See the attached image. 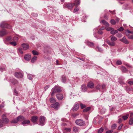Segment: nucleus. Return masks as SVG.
Wrapping results in <instances>:
<instances>
[{
	"mask_svg": "<svg viewBox=\"0 0 133 133\" xmlns=\"http://www.w3.org/2000/svg\"><path fill=\"white\" fill-rule=\"evenodd\" d=\"M29 47V45L26 43H24L22 44L21 47L17 49L18 52L21 54H23V53L22 50H25L28 49Z\"/></svg>",
	"mask_w": 133,
	"mask_h": 133,
	"instance_id": "nucleus-1",
	"label": "nucleus"
},
{
	"mask_svg": "<svg viewBox=\"0 0 133 133\" xmlns=\"http://www.w3.org/2000/svg\"><path fill=\"white\" fill-rule=\"evenodd\" d=\"M51 91V95L52 96L55 94L60 92L62 91V90L61 87L57 85H55L52 89Z\"/></svg>",
	"mask_w": 133,
	"mask_h": 133,
	"instance_id": "nucleus-2",
	"label": "nucleus"
},
{
	"mask_svg": "<svg viewBox=\"0 0 133 133\" xmlns=\"http://www.w3.org/2000/svg\"><path fill=\"white\" fill-rule=\"evenodd\" d=\"M110 37L111 38L110 40L111 41L107 40L106 41L107 43L110 46H115L116 44V43L115 42L117 40V38L115 37L112 36H110Z\"/></svg>",
	"mask_w": 133,
	"mask_h": 133,
	"instance_id": "nucleus-3",
	"label": "nucleus"
},
{
	"mask_svg": "<svg viewBox=\"0 0 133 133\" xmlns=\"http://www.w3.org/2000/svg\"><path fill=\"white\" fill-rule=\"evenodd\" d=\"M45 117L41 116L40 117L39 119V122L40 124L39 125L43 126L45 123Z\"/></svg>",
	"mask_w": 133,
	"mask_h": 133,
	"instance_id": "nucleus-4",
	"label": "nucleus"
},
{
	"mask_svg": "<svg viewBox=\"0 0 133 133\" xmlns=\"http://www.w3.org/2000/svg\"><path fill=\"white\" fill-rule=\"evenodd\" d=\"M0 27L2 28H7L10 29L11 28V26L7 24V23L5 21H3L1 23Z\"/></svg>",
	"mask_w": 133,
	"mask_h": 133,
	"instance_id": "nucleus-5",
	"label": "nucleus"
},
{
	"mask_svg": "<svg viewBox=\"0 0 133 133\" xmlns=\"http://www.w3.org/2000/svg\"><path fill=\"white\" fill-rule=\"evenodd\" d=\"M75 122L77 125L81 126H83L85 124V122L81 119H77Z\"/></svg>",
	"mask_w": 133,
	"mask_h": 133,
	"instance_id": "nucleus-6",
	"label": "nucleus"
},
{
	"mask_svg": "<svg viewBox=\"0 0 133 133\" xmlns=\"http://www.w3.org/2000/svg\"><path fill=\"white\" fill-rule=\"evenodd\" d=\"M59 106L60 105L59 103L58 102H57L55 103L51 104V107L57 110L59 108Z\"/></svg>",
	"mask_w": 133,
	"mask_h": 133,
	"instance_id": "nucleus-7",
	"label": "nucleus"
},
{
	"mask_svg": "<svg viewBox=\"0 0 133 133\" xmlns=\"http://www.w3.org/2000/svg\"><path fill=\"white\" fill-rule=\"evenodd\" d=\"M8 32L5 29L0 30V37H2L3 36L7 35Z\"/></svg>",
	"mask_w": 133,
	"mask_h": 133,
	"instance_id": "nucleus-8",
	"label": "nucleus"
},
{
	"mask_svg": "<svg viewBox=\"0 0 133 133\" xmlns=\"http://www.w3.org/2000/svg\"><path fill=\"white\" fill-rule=\"evenodd\" d=\"M81 91L84 92H86L87 90V88L86 85L85 84H83L81 86Z\"/></svg>",
	"mask_w": 133,
	"mask_h": 133,
	"instance_id": "nucleus-9",
	"label": "nucleus"
},
{
	"mask_svg": "<svg viewBox=\"0 0 133 133\" xmlns=\"http://www.w3.org/2000/svg\"><path fill=\"white\" fill-rule=\"evenodd\" d=\"M125 89L130 94V91H133V87L127 86L125 87Z\"/></svg>",
	"mask_w": 133,
	"mask_h": 133,
	"instance_id": "nucleus-10",
	"label": "nucleus"
},
{
	"mask_svg": "<svg viewBox=\"0 0 133 133\" xmlns=\"http://www.w3.org/2000/svg\"><path fill=\"white\" fill-rule=\"evenodd\" d=\"M75 6V3L68 4L66 5V7L68 9L71 10L72 9L73 7Z\"/></svg>",
	"mask_w": 133,
	"mask_h": 133,
	"instance_id": "nucleus-11",
	"label": "nucleus"
},
{
	"mask_svg": "<svg viewBox=\"0 0 133 133\" xmlns=\"http://www.w3.org/2000/svg\"><path fill=\"white\" fill-rule=\"evenodd\" d=\"M87 86L88 87L91 89L94 88V84L92 82H89L88 83Z\"/></svg>",
	"mask_w": 133,
	"mask_h": 133,
	"instance_id": "nucleus-12",
	"label": "nucleus"
},
{
	"mask_svg": "<svg viewBox=\"0 0 133 133\" xmlns=\"http://www.w3.org/2000/svg\"><path fill=\"white\" fill-rule=\"evenodd\" d=\"M15 77L17 78H22L23 77V75L22 73L19 72H16L15 74Z\"/></svg>",
	"mask_w": 133,
	"mask_h": 133,
	"instance_id": "nucleus-13",
	"label": "nucleus"
},
{
	"mask_svg": "<svg viewBox=\"0 0 133 133\" xmlns=\"http://www.w3.org/2000/svg\"><path fill=\"white\" fill-rule=\"evenodd\" d=\"M38 119V117L37 116H34L31 118V120L33 123L36 122Z\"/></svg>",
	"mask_w": 133,
	"mask_h": 133,
	"instance_id": "nucleus-14",
	"label": "nucleus"
},
{
	"mask_svg": "<svg viewBox=\"0 0 133 133\" xmlns=\"http://www.w3.org/2000/svg\"><path fill=\"white\" fill-rule=\"evenodd\" d=\"M57 99L59 100H61L63 98V96L62 94H58L56 95Z\"/></svg>",
	"mask_w": 133,
	"mask_h": 133,
	"instance_id": "nucleus-15",
	"label": "nucleus"
},
{
	"mask_svg": "<svg viewBox=\"0 0 133 133\" xmlns=\"http://www.w3.org/2000/svg\"><path fill=\"white\" fill-rule=\"evenodd\" d=\"M119 40L125 44H128L129 43V42L125 37H124L122 39H120Z\"/></svg>",
	"mask_w": 133,
	"mask_h": 133,
	"instance_id": "nucleus-16",
	"label": "nucleus"
},
{
	"mask_svg": "<svg viewBox=\"0 0 133 133\" xmlns=\"http://www.w3.org/2000/svg\"><path fill=\"white\" fill-rule=\"evenodd\" d=\"M31 56L30 55H26L24 57V58L26 61H29L31 59Z\"/></svg>",
	"mask_w": 133,
	"mask_h": 133,
	"instance_id": "nucleus-17",
	"label": "nucleus"
},
{
	"mask_svg": "<svg viewBox=\"0 0 133 133\" xmlns=\"http://www.w3.org/2000/svg\"><path fill=\"white\" fill-rule=\"evenodd\" d=\"M79 104H76L72 109V110L75 111H77L79 108Z\"/></svg>",
	"mask_w": 133,
	"mask_h": 133,
	"instance_id": "nucleus-18",
	"label": "nucleus"
},
{
	"mask_svg": "<svg viewBox=\"0 0 133 133\" xmlns=\"http://www.w3.org/2000/svg\"><path fill=\"white\" fill-rule=\"evenodd\" d=\"M80 0H75L74 3H75V6H77L80 4Z\"/></svg>",
	"mask_w": 133,
	"mask_h": 133,
	"instance_id": "nucleus-19",
	"label": "nucleus"
},
{
	"mask_svg": "<svg viewBox=\"0 0 133 133\" xmlns=\"http://www.w3.org/2000/svg\"><path fill=\"white\" fill-rule=\"evenodd\" d=\"M119 68L123 72H125L127 71V70L124 66H120Z\"/></svg>",
	"mask_w": 133,
	"mask_h": 133,
	"instance_id": "nucleus-20",
	"label": "nucleus"
},
{
	"mask_svg": "<svg viewBox=\"0 0 133 133\" xmlns=\"http://www.w3.org/2000/svg\"><path fill=\"white\" fill-rule=\"evenodd\" d=\"M63 131L64 132H69L71 131V128H65L63 129Z\"/></svg>",
	"mask_w": 133,
	"mask_h": 133,
	"instance_id": "nucleus-21",
	"label": "nucleus"
},
{
	"mask_svg": "<svg viewBox=\"0 0 133 133\" xmlns=\"http://www.w3.org/2000/svg\"><path fill=\"white\" fill-rule=\"evenodd\" d=\"M10 80L11 83L14 85H15L18 83V82L14 78H12Z\"/></svg>",
	"mask_w": 133,
	"mask_h": 133,
	"instance_id": "nucleus-22",
	"label": "nucleus"
},
{
	"mask_svg": "<svg viewBox=\"0 0 133 133\" xmlns=\"http://www.w3.org/2000/svg\"><path fill=\"white\" fill-rule=\"evenodd\" d=\"M18 121H22L24 120V117L22 116H19L17 117Z\"/></svg>",
	"mask_w": 133,
	"mask_h": 133,
	"instance_id": "nucleus-23",
	"label": "nucleus"
},
{
	"mask_svg": "<svg viewBox=\"0 0 133 133\" xmlns=\"http://www.w3.org/2000/svg\"><path fill=\"white\" fill-rule=\"evenodd\" d=\"M79 128L77 127H74L73 129V131L75 132H78L79 131Z\"/></svg>",
	"mask_w": 133,
	"mask_h": 133,
	"instance_id": "nucleus-24",
	"label": "nucleus"
},
{
	"mask_svg": "<svg viewBox=\"0 0 133 133\" xmlns=\"http://www.w3.org/2000/svg\"><path fill=\"white\" fill-rule=\"evenodd\" d=\"M5 69L6 67L4 65L0 66V70L2 72L5 71Z\"/></svg>",
	"mask_w": 133,
	"mask_h": 133,
	"instance_id": "nucleus-25",
	"label": "nucleus"
},
{
	"mask_svg": "<svg viewBox=\"0 0 133 133\" xmlns=\"http://www.w3.org/2000/svg\"><path fill=\"white\" fill-rule=\"evenodd\" d=\"M110 33L114 35L115 34L117 33L118 32V31L117 30H114V29L113 28V29H112Z\"/></svg>",
	"mask_w": 133,
	"mask_h": 133,
	"instance_id": "nucleus-26",
	"label": "nucleus"
},
{
	"mask_svg": "<svg viewBox=\"0 0 133 133\" xmlns=\"http://www.w3.org/2000/svg\"><path fill=\"white\" fill-rule=\"evenodd\" d=\"M87 44L89 46L92 47L94 45V43L92 42H90L89 41H87Z\"/></svg>",
	"mask_w": 133,
	"mask_h": 133,
	"instance_id": "nucleus-27",
	"label": "nucleus"
},
{
	"mask_svg": "<svg viewBox=\"0 0 133 133\" xmlns=\"http://www.w3.org/2000/svg\"><path fill=\"white\" fill-rule=\"evenodd\" d=\"M5 124L2 119H0V128L3 127V125Z\"/></svg>",
	"mask_w": 133,
	"mask_h": 133,
	"instance_id": "nucleus-28",
	"label": "nucleus"
},
{
	"mask_svg": "<svg viewBox=\"0 0 133 133\" xmlns=\"http://www.w3.org/2000/svg\"><path fill=\"white\" fill-rule=\"evenodd\" d=\"M5 124H7L9 122V120L7 118H2Z\"/></svg>",
	"mask_w": 133,
	"mask_h": 133,
	"instance_id": "nucleus-29",
	"label": "nucleus"
},
{
	"mask_svg": "<svg viewBox=\"0 0 133 133\" xmlns=\"http://www.w3.org/2000/svg\"><path fill=\"white\" fill-rule=\"evenodd\" d=\"M102 22L106 26H109V24L104 20H103L102 21Z\"/></svg>",
	"mask_w": 133,
	"mask_h": 133,
	"instance_id": "nucleus-30",
	"label": "nucleus"
},
{
	"mask_svg": "<svg viewBox=\"0 0 133 133\" xmlns=\"http://www.w3.org/2000/svg\"><path fill=\"white\" fill-rule=\"evenodd\" d=\"M91 109V108L90 107H87V108L84 109L83 110L84 112H86L88 111Z\"/></svg>",
	"mask_w": 133,
	"mask_h": 133,
	"instance_id": "nucleus-31",
	"label": "nucleus"
},
{
	"mask_svg": "<svg viewBox=\"0 0 133 133\" xmlns=\"http://www.w3.org/2000/svg\"><path fill=\"white\" fill-rule=\"evenodd\" d=\"M37 59V57L35 56L32 58L31 60V62L32 63H34L36 61Z\"/></svg>",
	"mask_w": 133,
	"mask_h": 133,
	"instance_id": "nucleus-32",
	"label": "nucleus"
},
{
	"mask_svg": "<svg viewBox=\"0 0 133 133\" xmlns=\"http://www.w3.org/2000/svg\"><path fill=\"white\" fill-rule=\"evenodd\" d=\"M62 82L63 83L65 82L66 81V78L64 76H62Z\"/></svg>",
	"mask_w": 133,
	"mask_h": 133,
	"instance_id": "nucleus-33",
	"label": "nucleus"
},
{
	"mask_svg": "<svg viewBox=\"0 0 133 133\" xmlns=\"http://www.w3.org/2000/svg\"><path fill=\"white\" fill-rule=\"evenodd\" d=\"M50 102L52 103H55L56 102V99L52 97L50 98Z\"/></svg>",
	"mask_w": 133,
	"mask_h": 133,
	"instance_id": "nucleus-34",
	"label": "nucleus"
},
{
	"mask_svg": "<svg viewBox=\"0 0 133 133\" xmlns=\"http://www.w3.org/2000/svg\"><path fill=\"white\" fill-rule=\"evenodd\" d=\"M30 122V121L28 120H24L22 123L23 124H29Z\"/></svg>",
	"mask_w": 133,
	"mask_h": 133,
	"instance_id": "nucleus-35",
	"label": "nucleus"
},
{
	"mask_svg": "<svg viewBox=\"0 0 133 133\" xmlns=\"http://www.w3.org/2000/svg\"><path fill=\"white\" fill-rule=\"evenodd\" d=\"M32 77H33V75L31 74H29L28 75V77L30 80H32Z\"/></svg>",
	"mask_w": 133,
	"mask_h": 133,
	"instance_id": "nucleus-36",
	"label": "nucleus"
},
{
	"mask_svg": "<svg viewBox=\"0 0 133 133\" xmlns=\"http://www.w3.org/2000/svg\"><path fill=\"white\" fill-rule=\"evenodd\" d=\"M18 122V121L17 118L16 119H15L11 121V123H16Z\"/></svg>",
	"mask_w": 133,
	"mask_h": 133,
	"instance_id": "nucleus-37",
	"label": "nucleus"
},
{
	"mask_svg": "<svg viewBox=\"0 0 133 133\" xmlns=\"http://www.w3.org/2000/svg\"><path fill=\"white\" fill-rule=\"evenodd\" d=\"M101 86L100 84H98L97 86L96 87V89H98L100 91H101Z\"/></svg>",
	"mask_w": 133,
	"mask_h": 133,
	"instance_id": "nucleus-38",
	"label": "nucleus"
},
{
	"mask_svg": "<svg viewBox=\"0 0 133 133\" xmlns=\"http://www.w3.org/2000/svg\"><path fill=\"white\" fill-rule=\"evenodd\" d=\"M5 39L6 41H9L12 40H11V37L10 36H8Z\"/></svg>",
	"mask_w": 133,
	"mask_h": 133,
	"instance_id": "nucleus-39",
	"label": "nucleus"
},
{
	"mask_svg": "<svg viewBox=\"0 0 133 133\" xmlns=\"http://www.w3.org/2000/svg\"><path fill=\"white\" fill-rule=\"evenodd\" d=\"M111 23L113 25H115L116 23V22L114 19H112L110 21Z\"/></svg>",
	"mask_w": 133,
	"mask_h": 133,
	"instance_id": "nucleus-40",
	"label": "nucleus"
},
{
	"mask_svg": "<svg viewBox=\"0 0 133 133\" xmlns=\"http://www.w3.org/2000/svg\"><path fill=\"white\" fill-rule=\"evenodd\" d=\"M129 123L130 125H132L133 123V118H130L129 121Z\"/></svg>",
	"mask_w": 133,
	"mask_h": 133,
	"instance_id": "nucleus-41",
	"label": "nucleus"
},
{
	"mask_svg": "<svg viewBox=\"0 0 133 133\" xmlns=\"http://www.w3.org/2000/svg\"><path fill=\"white\" fill-rule=\"evenodd\" d=\"M32 53L34 55H38V53L35 50L32 51Z\"/></svg>",
	"mask_w": 133,
	"mask_h": 133,
	"instance_id": "nucleus-42",
	"label": "nucleus"
},
{
	"mask_svg": "<svg viewBox=\"0 0 133 133\" xmlns=\"http://www.w3.org/2000/svg\"><path fill=\"white\" fill-rule=\"evenodd\" d=\"M80 106L81 109H83L86 107V106L85 104H83L82 103L80 104Z\"/></svg>",
	"mask_w": 133,
	"mask_h": 133,
	"instance_id": "nucleus-43",
	"label": "nucleus"
},
{
	"mask_svg": "<svg viewBox=\"0 0 133 133\" xmlns=\"http://www.w3.org/2000/svg\"><path fill=\"white\" fill-rule=\"evenodd\" d=\"M77 6H76L73 12L74 13H75L77 12H78L79 10L78 8H77Z\"/></svg>",
	"mask_w": 133,
	"mask_h": 133,
	"instance_id": "nucleus-44",
	"label": "nucleus"
},
{
	"mask_svg": "<svg viewBox=\"0 0 133 133\" xmlns=\"http://www.w3.org/2000/svg\"><path fill=\"white\" fill-rule=\"evenodd\" d=\"M129 116V114H127L126 115L123 116L122 117V118H123L124 120H126L128 117V116Z\"/></svg>",
	"mask_w": 133,
	"mask_h": 133,
	"instance_id": "nucleus-45",
	"label": "nucleus"
},
{
	"mask_svg": "<svg viewBox=\"0 0 133 133\" xmlns=\"http://www.w3.org/2000/svg\"><path fill=\"white\" fill-rule=\"evenodd\" d=\"M103 130L104 129H103L102 128H101L98 130V133H101L103 132Z\"/></svg>",
	"mask_w": 133,
	"mask_h": 133,
	"instance_id": "nucleus-46",
	"label": "nucleus"
},
{
	"mask_svg": "<svg viewBox=\"0 0 133 133\" xmlns=\"http://www.w3.org/2000/svg\"><path fill=\"white\" fill-rule=\"evenodd\" d=\"M132 33L131 31L128 30H127L125 32L126 35L128 36L129 35V34H128L129 33L132 34Z\"/></svg>",
	"mask_w": 133,
	"mask_h": 133,
	"instance_id": "nucleus-47",
	"label": "nucleus"
},
{
	"mask_svg": "<svg viewBox=\"0 0 133 133\" xmlns=\"http://www.w3.org/2000/svg\"><path fill=\"white\" fill-rule=\"evenodd\" d=\"M116 64L118 65H120L122 64V63L121 60H118L116 62Z\"/></svg>",
	"mask_w": 133,
	"mask_h": 133,
	"instance_id": "nucleus-48",
	"label": "nucleus"
},
{
	"mask_svg": "<svg viewBox=\"0 0 133 133\" xmlns=\"http://www.w3.org/2000/svg\"><path fill=\"white\" fill-rule=\"evenodd\" d=\"M96 50L97 51L98 50L100 52H102V49L98 46L97 47V48L96 49Z\"/></svg>",
	"mask_w": 133,
	"mask_h": 133,
	"instance_id": "nucleus-49",
	"label": "nucleus"
},
{
	"mask_svg": "<svg viewBox=\"0 0 133 133\" xmlns=\"http://www.w3.org/2000/svg\"><path fill=\"white\" fill-rule=\"evenodd\" d=\"M117 127L116 124H113L111 126V128L112 129H115Z\"/></svg>",
	"mask_w": 133,
	"mask_h": 133,
	"instance_id": "nucleus-50",
	"label": "nucleus"
},
{
	"mask_svg": "<svg viewBox=\"0 0 133 133\" xmlns=\"http://www.w3.org/2000/svg\"><path fill=\"white\" fill-rule=\"evenodd\" d=\"M10 43V44H11V45H12L14 46H15L17 44L15 42H11Z\"/></svg>",
	"mask_w": 133,
	"mask_h": 133,
	"instance_id": "nucleus-51",
	"label": "nucleus"
},
{
	"mask_svg": "<svg viewBox=\"0 0 133 133\" xmlns=\"http://www.w3.org/2000/svg\"><path fill=\"white\" fill-rule=\"evenodd\" d=\"M128 37L130 39H133V33L132 34L128 35Z\"/></svg>",
	"mask_w": 133,
	"mask_h": 133,
	"instance_id": "nucleus-52",
	"label": "nucleus"
},
{
	"mask_svg": "<svg viewBox=\"0 0 133 133\" xmlns=\"http://www.w3.org/2000/svg\"><path fill=\"white\" fill-rule=\"evenodd\" d=\"M112 29H113V28L110 27H108L106 28V30L107 31H111Z\"/></svg>",
	"mask_w": 133,
	"mask_h": 133,
	"instance_id": "nucleus-53",
	"label": "nucleus"
},
{
	"mask_svg": "<svg viewBox=\"0 0 133 133\" xmlns=\"http://www.w3.org/2000/svg\"><path fill=\"white\" fill-rule=\"evenodd\" d=\"M123 126V124H121L118 127V130H120L121 129V128Z\"/></svg>",
	"mask_w": 133,
	"mask_h": 133,
	"instance_id": "nucleus-54",
	"label": "nucleus"
},
{
	"mask_svg": "<svg viewBox=\"0 0 133 133\" xmlns=\"http://www.w3.org/2000/svg\"><path fill=\"white\" fill-rule=\"evenodd\" d=\"M102 29H101V28H100V30H99V31H98V33L99 34H101V35H102V34H103V32L101 31V30H102Z\"/></svg>",
	"mask_w": 133,
	"mask_h": 133,
	"instance_id": "nucleus-55",
	"label": "nucleus"
},
{
	"mask_svg": "<svg viewBox=\"0 0 133 133\" xmlns=\"http://www.w3.org/2000/svg\"><path fill=\"white\" fill-rule=\"evenodd\" d=\"M105 85L104 84H103L101 87L102 89L103 90L105 89Z\"/></svg>",
	"mask_w": 133,
	"mask_h": 133,
	"instance_id": "nucleus-56",
	"label": "nucleus"
},
{
	"mask_svg": "<svg viewBox=\"0 0 133 133\" xmlns=\"http://www.w3.org/2000/svg\"><path fill=\"white\" fill-rule=\"evenodd\" d=\"M32 15L35 17H36L38 16V15L36 13H33L32 14Z\"/></svg>",
	"mask_w": 133,
	"mask_h": 133,
	"instance_id": "nucleus-57",
	"label": "nucleus"
},
{
	"mask_svg": "<svg viewBox=\"0 0 133 133\" xmlns=\"http://www.w3.org/2000/svg\"><path fill=\"white\" fill-rule=\"evenodd\" d=\"M123 27H120L118 29V30L120 31H122L123 30Z\"/></svg>",
	"mask_w": 133,
	"mask_h": 133,
	"instance_id": "nucleus-58",
	"label": "nucleus"
},
{
	"mask_svg": "<svg viewBox=\"0 0 133 133\" xmlns=\"http://www.w3.org/2000/svg\"><path fill=\"white\" fill-rule=\"evenodd\" d=\"M128 83L130 85L133 84V81H129L128 82Z\"/></svg>",
	"mask_w": 133,
	"mask_h": 133,
	"instance_id": "nucleus-59",
	"label": "nucleus"
},
{
	"mask_svg": "<svg viewBox=\"0 0 133 133\" xmlns=\"http://www.w3.org/2000/svg\"><path fill=\"white\" fill-rule=\"evenodd\" d=\"M122 36V34L121 33H118L117 34V37L119 38L121 37Z\"/></svg>",
	"mask_w": 133,
	"mask_h": 133,
	"instance_id": "nucleus-60",
	"label": "nucleus"
},
{
	"mask_svg": "<svg viewBox=\"0 0 133 133\" xmlns=\"http://www.w3.org/2000/svg\"><path fill=\"white\" fill-rule=\"evenodd\" d=\"M50 87L49 85H46L44 87V89L45 91L46 90Z\"/></svg>",
	"mask_w": 133,
	"mask_h": 133,
	"instance_id": "nucleus-61",
	"label": "nucleus"
},
{
	"mask_svg": "<svg viewBox=\"0 0 133 133\" xmlns=\"http://www.w3.org/2000/svg\"><path fill=\"white\" fill-rule=\"evenodd\" d=\"M113 131L112 130H109L107 131L105 133H111Z\"/></svg>",
	"mask_w": 133,
	"mask_h": 133,
	"instance_id": "nucleus-62",
	"label": "nucleus"
},
{
	"mask_svg": "<svg viewBox=\"0 0 133 133\" xmlns=\"http://www.w3.org/2000/svg\"><path fill=\"white\" fill-rule=\"evenodd\" d=\"M125 65L127 66L128 67H130V68L131 67V66L130 65H129V64H128V63L126 64Z\"/></svg>",
	"mask_w": 133,
	"mask_h": 133,
	"instance_id": "nucleus-63",
	"label": "nucleus"
},
{
	"mask_svg": "<svg viewBox=\"0 0 133 133\" xmlns=\"http://www.w3.org/2000/svg\"><path fill=\"white\" fill-rule=\"evenodd\" d=\"M122 119L121 118H119L118 119V123H120L122 122Z\"/></svg>",
	"mask_w": 133,
	"mask_h": 133,
	"instance_id": "nucleus-64",
	"label": "nucleus"
}]
</instances>
